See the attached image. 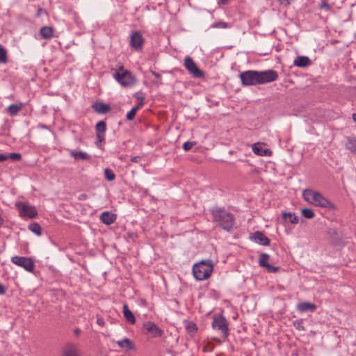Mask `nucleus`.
<instances>
[{
    "instance_id": "c03bdc74",
    "label": "nucleus",
    "mask_w": 356,
    "mask_h": 356,
    "mask_svg": "<svg viewBox=\"0 0 356 356\" xmlns=\"http://www.w3.org/2000/svg\"><path fill=\"white\" fill-rule=\"evenodd\" d=\"M152 74L156 79H161V76L155 71H151Z\"/></svg>"
},
{
    "instance_id": "5701e85b",
    "label": "nucleus",
    "mask_w": 356,
    "mask_h": 356,
    "mask_svg": "<svg viewBox=\"0 0 356 356\" xmlns=\"http://www.w3.org/2000/svg\"><path fill=\"white\" fill-rule=\"evenodd\" d=\"M41 36L46 40H49L53 38L54 29L51 26H43L40 30Z\"/></svg>"
},
{
    "instance_id": "a18cd8bd",
    "label": "nucleus",
    "mask_w": 356,
    "mask_h": 356,
    "mask_svg": "<svg viewBox=\"0 0 356 356\" xmlns=\"http://www.w3.org/2000/svg\"><path fill=\"white\" fill-rule=\"evenodd\" d=\"M144 104V102H139L138 104L134 107V108H136V111H138L140 108H141Z\"/></svg>"
},
{
    "instance_id": "39448f33",
    "label": "nucleus",
    "mask_w": 356,
    "mask_h": 356,
    "mask_svg": "<svg viewBox=\"0 0 356 356\" xmlns=\"http://www.w3.org/2000/svg\"><path fill=\"white\" fill-rule=\"evenodd\" d=\"M15 206L22 218H34L38 216L36 208L28 202H16Z\"/></svg>"
},
{
    "instance_id": "20e7f679",
    "label": "nucleus",
    "mask_w": 356,
    "mask_h": 356,
    "mask_svg": "<svg viewBox=\"0 0 356 356\" xmlns=\"http://www.w3.org/2000/svg\"><path fill=\"white\" fill-rule=\"evenodd\" d=\"M113 77L123 87H131L136 83L135 76L129 70H124L123 66L113 74Z\"/></svg>"
},
{
    "instance_id": "393cba45",
    "label": "nucleus",
    "mask_w": 356,
    "mask_h": 356,
    "mask_svg": "<svg viewBox=\"0 0 356 356\" xmlns=\"http://www.w3.org/2000/svg\"><path fill=\"white\" fill-rule=\"evenodd\" d=\"M23 106V103H19V104H10L7 108V111L12 116L16 115L22 110Z\"/></svg>"
},
{
    "instance_id": "f03ea898",
    "label": "nucleus",
    "mask_w": 356,
    "mask_h": 356,
    "mask_svg": "<svg viewBox=\"0 0 356 356\" xmlns=\"http://www.w3.org/2000/svg\"><path fill=\"white\" fill-rule=\"evenodd\" d=\"M302 197L305 201L316 207L331 210L336 209L335 205L331 201L325 197L321 193L312 189H305L302 192Z\"/></svg>"
},
{
    "instance_id": "c9c22d12",
    "label": "nucleus",
    "mask_w": 356,
    "mask_h": 356,
    "mask_svg": "<svg viewBox=\"0 0 356 356\" xmlns=\"http://www.w3.org/2000/svg\"><path fill=\"white\" fill-rule=\"evenodd\" d=\"M319 8L322 10L329 11L331 9V6L325 1H322L319 4Z\"/></svg>"
},
{
    "instance_id": "e433bc0d",
    "label": "nucleus",
    "mask_w": 356,
    "mask_h": 356,
    "mask_svg": "<svg viewBox=\"0 0 356 356\" xmlns=\"http://www.w3.org/2000/svg\"><path fill=\"white\" fill-rule=\"evenodd\" d=\"M7 156L8 159H10L13 161H19L22 158V155L19 153H10Z\"/></svg>"
},
{
    "instance_id": "4c0bfd02",
    "label": "nucleus",
    "mask_w": 356,
    "mask_h": 356,
    "mask_svg": "<svg viewBox=\"0 0 356 356\" xmlns=\"http://www.w3.org/2000/svg\"><path fill=\"white\" fill-rule=\"evenodd\" d=\"M136 108H132L129 112L127 113V116H126V119L127 120H132L135 115H136Z\"/></svg>"
},
{
    "instance_id": "bb28decb",
    "label": "nucleus",
    "mask_w": 356,
    "mask_h": 356,
    "mask_svg": "<svg viewBox=\"0 0 356 356\" xmlns=\"http://www.w3.org/2000/svg\"><path fill=\"white\" fill-rule=\"evenodd\" d=\"M282 216L284 219L289 218V222L292 224H297L298 222V217L293 213L284 212Z\"/></svg>"
},
{
    "instance_id": "1a4fd4ad",
    "label": "nucleus",
    "mask_w": 356,
    "mask_h": 356,
    "mask_svg": "<svg viewBox=\"0 0 356 356\" xmlns=\"http://www.w3.org/2000/svg\"><path fill=\"white\" fill-rule=\"evenodd\" d=\"M212 327L214 330L220 331L222 337L227 338L229 332L226 319L222 316H214L212 322Z\"/></svg>"
},
{
    "instance_id": "3c124183",
    "label": "nucleus",
    "mask_w": 356,
    "mask_h": 356,
    "mask_svg": "<svg viewBox=\"0 0 356 356\" xmlns=\"http://www.w3.org/2000/svg\"><path fill=\"white\" fill-rule=\"evenodd\" d=\"M222 3H226L227 0H219Z\"/></svg>"
},
{
    "instance_id": "f3484780",
    "label": "nucleus",
    "mask_w": 356,
    "mask_h": 356,
    "mask_svg": "<svg viewBox=\"0 0 356 356\" xmlns=\"http://www.w3.org/2000/svg\"><path fill=\"white\" fill-rule=\"evenodd\" d=\"M116 219V216L109 211H104L100 216L101 221L106 225H111Z\"/></svg>"
},
{
    "instance_id": "8fccbe9b",
    "label": "nucleus",
    "mask_w": 356,
    "mask_h": 356,
    "mask_svg": "<svg viewBox=\"0 0 356 356\" xmlns=\"http://www.w3.org/2000/svg\"><path fill=\"white\" fill-rule=\"evenodd\" d=\"M353 119L355 122H356V113L353 114Z\"/></svg>"
},
{
    "instance_id": "c756f323",
    "label": "nucleus",
    "mask_w": 356,
    "mask_h": 356,
    "mask_svg": "<svg viewBox=\"0 0 356 356\" xmlns=\"http://www.w3.org/2000/svg\"><path fill=\"white\" fill-rule=\"evenodd\" d=\"M104 177L106 180L111 181L115 179V175L112 170L109 168H106L104 170Z\"/></svg>"
},
{
    "instance_id": "6e6552de",
    "label": "nucleus",
    "mask_w": 356,
    "mask_h": 356,
    "mask_svg": "<svg viewBox=\"0 0 356 356\" xmlns=\"http://www.w3.org/2000/svg\"><path fill=\"white\" fill-rule=\"evenodd\" d=\"M143 331L145 334L150 335L153 338L161 337L164 332L152 321H145L143 324Z\"/></svg>"
},
{
    "instance_id": "79ce46f5",
    "label": "nucleus",
    "mask_w": 356,
    "mask_h": 356,
    "mask_svg": "<svg viewBox=\"0 0 356 356\" xmlns=\"http://www.w3.org/2000/svg\"><path fill=\"white\" fill-rule=\"evenodd\" d=\"M6 291V288L1 283H0V295L5 294Z\"/></svg>"
},
{
    "instance_id": "f704fd0d",
    "label": "nucleus",
    "mask_w": 356,
    "mask_h": 356,
    "mask_svg": "<svg viewBox=\"0 0 356 356\" xmlns=\"http://www.w3.org/2000/svg\"><path fill=\"white\" fill-rule=\"evenodd\" d=\"M293 325L297 330L300 331L305 330V327L303 325V321L302 319L294 321Z\"/></svg>"
},
{
    "instance_id": "cd10ccee",
    "label": "nucleus",
    "mask_w": 356,
    "mask_h": 356,
    "mask_svg": "<svg viewBox=\"0 0 356 356\" xmlns=\"http://www.w3.org/2000/svg\"><path fill=\"white\" fill-rule=\"evenodd\" d=\"M29 229L34 234L38 236H40L42 234V227L41 226L37 223L33 222L29 225Z\"/></svg>"
},
{
    "instance_id": "58836bf2",
    "label": "nucleus",
    "mask_w": 356,
    "mask_h": 356,
    "mask_svg": "<svg viewBox=\"0 0 356 356\" xmlns=\"http://www.w3.org/2000/svg\"><path fill=\"white\" fill-rule=\"evenodd\" d=\"M195 144V142L186 141L183 144V149L185 151H189Z\"/></svg>"
},
{
    "instance_id": "ea45409f",
    "label": "nucleus",
    "mask_w": 356,
    "mask_h": 356,
    "mask_svg": "<svg viewBox=\"0 0 356 356\" xmlns=\"http://www.w3.org/2000/svg\"><path fill=\"white\" fill-rule=\"evenodd\" d=\"M134 97L139 101V102H141V99H142V102H144V96L143 95V94L140 92H138L136 93H135L134 95Z\"/></svg>"
},
{
    "instance_id": "603ef678",
    "label": "nucleus",
    "mask_w": 356,
    "mask_h": 356,
    "mask_svg": "<svg viewBox=\"0 0 356 356\" xmlns=\"http://www.w3.org/2000/svg\"><path fill=\"white\" fill-rule=\"evenodd\" d=\"M3 224V219L0 216V226Z\"/></svg>"
},
{
    "instance_id": "de8ad7c7",
    "label": "nucleus",
    "mask_w": 356,
    "mask_h": 356,
    "mask_svg": "<svg viewBox=\"0 0 356 356\" xmlns=\"http://www.w3.org/2000/svg\"><path fill=\"white\" fill-rule=\"evenodd\" d=\"M74 332V334L77 336L79 335L81 333V330L79 328H76Z\"/></svg>"
},
{
    "instance_id": "2eb2a0df",
    "label": "nucleus",
    "mask_w": 356,
    "mask_h": 356,
    "mask_svg": "<svg viewBox=\"0 0 356 356\" xmlns=\"http://www.w3.org/2000/svg\"><path fill=\"white\" fill-rule=\"evenodd\" d=\"M269 255L266 253H262L260 255L259 264L261 266L265 267L269 272L275 273L278 271L279 268L273 266L268 263Z\"/></svg>"
},
{
    "instance_id": "a211bd4d",
    "label": "nucleus",
    "mask_w": 356,
    "mask_h": 356,
    "mask_svg": "<svg viewBox=\"0 0 356 356\" xmlns=\"http://www.w3.org/2000/svg\"><path fill=\"white\" fill-rule=\"evenodd\" d=\"M311 64V60L307 56H298L293 61V65L300 67H305Z\"/></svg>"
},
{
    "instance_id": "2f4dec72",
    "label": "nucleus",
    "mask_w": 356,
    "mask_h": 356,
    "mask_svg": "<svg viewBox=\"0 0 356 356\" xmlns=\"http://www.w3.org/2000/svg\"><path fill=\"white\" fill-rule=\"evenodd\" d=\"M7 61V52L6 49L0 45V63H6Z\"/></svg>"
},
{
    "instance_id": "6ab92c4d",
    "label": "nucleus",
    "mask_w": 356,
    "mask_h": 356,
    "mask_svg": "<svg viewBox=\"0 0 356 356\" xmlns=\"http://www.w3.org/2000/svg\"><path fill=\"white\" fill-rule=\"evenodd\" d=\"M297 309L300 312H314L316 309V306L309 302H302L297 305Z\"/></svg>"
},
{
    "instance_id": "49530a36",
    "label": "nucleus",
    "mask_w": 356,
    "mask_h": 356,
    "mask_svg": "<svg viewBox=\"0 0 356 356\" xmlns=\"http://www.w3.org/2000/svg\"><path fill=\"white\" fill-rule=\"evenodd\" d=\"M139 160V157L138 156H134L131 159V161L134 162V163H136L138 162Z\"/></svg>"
},
{
    "instance_id": "dca6fc26",
    "label": "nucleus",
    "mask_w": 356,
    "mask_h": 356,
    "mask_svg": "<svg viewBox=\"0 0 356 356\" xmlns=\"http://www.w3.org/2000/svg\"><path fill=\"white\" fill-rule=\"evenodd\" d=\"M63 356H80V353L76 345L68 343L63 347Z\"/></svg>"
},
{
    "instance_id": "4be33fe9",
    "label": "nucleus",
    "mask_w": 356,
    "mask_h": 356,
    "mask_svg": "<svg viewBox=\"0 0 356 356\" xmlns=\"http://www.w3.org/2000/svg\"><path fill=\"white\" fill-rule=\"evenodd\" d=\"M123 314L126 320L131 324H135L136 318L132 312L129 309L127 305H123Z\"/></svg>"
},
{
    "instance_id": "4468645a",
    "label": "nucleus",
    "mask_w": 356,
    "mask_h": 356,
    "mask_svg": "<svg viewBox=\"0 0 356 356\" xmlns=\"http://www.w3.org/2000/svg\"><path fill=\"white\" fill-rule=\"evenodd\" d=\"M97 142L102 143L105 140L106 124L104 121H99L95 126Z\"/></svg>"
},
{
    "instance_id": "9d476101",
    "label": "nucleus",
    "mask_w": 356,
    "mask_h": 356,
    "mask_svg": "<svg viewBox=\"0 0 356 356\" xmlns=\"http://www.w3.org/2000/svg\"><path fill=\"white\" fill-rule=\"evenodd\" d=\"M258 75L259 85L273 82L278 78L277 72L273 70L258 71Z\"/></svg>"
},
{
    "instance_id": "9b49d317",
    "label": "nucleus",
    "mask_w": 356,
    "mask_h": 356,
    "mask_svg": "<svg viewBox=\"0 0 356 356\" xmlns=\"http://www.w3.org/2000/svg\"><path fill=\"white\" fill-rule=\"evenodd\" d=\"M145 38L140 31H133L130 35L129 45L136 51L143 49Z\"/></svg>"
},
{
    "instance_id": "7c9ffc66",
    "label": "nucleus",
    "mask_w": 356,
    "mask_h": 356,
    "mask_svg": "<svg viewBox=\"0 0 356 356\" xmlns=\"http://www.w3.org/2000/svg\"><path fill=\"white\" fill-rule=\"evenodd\" d=\"M302 214L305 218L307 219H311L314 216V211L312 209L307 208H305L302 210Z\"/></svg>"
},
{
    "instance_id": "a878e982",
    "label": "nucleus",
    "mask_w": 356,
    "mask_h": 356,
    "mask_svg": "<svg viewBox=\"0 0 356 356\" xmlns=\"http://www.w3.org/2000/svg\"><path fill=\"white\" fill-rule=\"evenodd\" d=\"M253 152L259 156H266L269 152L268 149H264L259 144H254L252 146Z\"/></svg>"
},
{
    "instance_id": "412c9836",
    "label": "nucleus",
    "mask_w": 356,
    "mask_h": 356,
    "mask_svg": "<svg viewBox=\"0 0 356 356\" xmlns=\"http://www.w3.org/2000/svg\"><path fill=\"white\" fill-rule=\"evenodd\" d=\"M93 110L100 114L106 113L111 110V107L108 104L97 102L92 105Z\"/></svg>"
},
{
    "instance_id": "7ed1b4c3",
    "label": "nucleus",
    "mask_w": 356,
    "mask_h": 356,
    "mask_svg": "<svg viewBox=\"0 0 356 356\" xmlns=\"http://www.w3.org/2000/svg\"><path fill=\"white\" fill-rule=\"evenodd\" d=\"M213 270L211 260H203L193 267V273L195 278L202 281L208 279Z\"/></svg>"
},
{
    "instance_id": "c85d7f7f",
    "label": "nucleus",
    "mask_w": 356,
    "mask_h": 356,
    "mask_svg": "<svg viewBox=\"0 0 356 356\" xmlns=\"http://www.w3.org/2000/svg\"><path fill=\"white\" fill-rule=\"evenodd\" d=\"M346 148L356 155V138L348 139L346 143Z\"/></svg>"
},
{
    "instance_id": "423d86ee",
    "label": "nucleus",
    "mask_w": 356,
    "mask_h": 356,
    "mask_svg": "<svg viewBox=\"0 0 356 356\" xmlns=\"http://www.w3.org/2000/svg\"><path fill=\"white\" fill-rule=\"evenodd\" d=\"M242 84L245 86L259 85L258 71L248 70L240 74Z\"/></svg>"
},
{
    "instance_id": "37998d69",
    "label": "nucleus",
    "mask_w": 356,
    "mask_h": 356,
    "mask_svg": "<svg viewBox=\"0 0 356 356\" xmlns=\"http://www.w3.org/2000/svg\"><path fill=\"white\" fill-rule=\"evenodd\" d=\"M8 160V156L5 154H0V163Z\"/></svg>"
},
{
    "instance_id": "09e8293b",
    "label": "nucleus",
    "mask_w": 356,
    "mask_h": 356,
    "mask_svg": "<svg viewBox=\"0 0 356 356\" xmlns=\"http://www.w3.org/2000/svg\"><path fill=\"white\" fill-rule=\"evenodd\" d=\"M141 304H142L143 305H146V304H147V301H146L145 300H141Z\"/></svg>"
},
{
    "instance_id": "72a5a7b5",
    "label": "nucleus",
    "mask_w": 356,
    "mask_h": 356,
    "mask_svg": "<svg viewBox=\"0 0 356 356\" xmlns=\"http://www.w3.org/2000/svg\"><path fill=\"white\" fill-rule=\"evenodd\" d=\"M211 28H216V29H227L229 27V25L226 22H220L213 24L211 26Z\"/></svg>"
},
{
    "instance_id": "0eeeda50",
    "label": "nucleus",
    "mask_w": 356,
    "mask_h": 356,
    "mask_svg": "<svg viewBox=\"0 0 356 356\" xmlns=\"http://www.w3.org/2000/svg\"><path fill=\"white\" fill-rule=\"evenodd\" d=\"M11 261L14 264L23 268L27 272L32 273L34 270V261L30 257L14 256L11 257Z\"/></svg>"
},
{
    "instance_id": "a19ab883",
    "label": "nucleus",
    "mask_w": 356,
    "mask_h": 356,
    "mask_svg": "<svg viewBox=\"0 0 356 356\" xmlns=\"http://www.w3.org/2000/svg\"><path fill=\"white\" fill-rule=\"evenodd\" d=\"M281 5L289 6L292 0H277Z\"/></svg>"
},
{
    "instance_id": "b1692460",
    "label": "nucleus",
    "mask_w": 356,
    "mask_h": 356,
    "mask_svg": "<svg viewBox=\"0 0 356 356\" xmlns=\"http://www.w3.org/2000/svg\"><path fill=\"white\" fill-rule=\"evenodd\" d=\"M70 155L76 160H87L90 157L86 152L82 151L76 152L74 150H70Z\"/></svg>"
},
{
    "instance_id": "f8f14e48",
    "label": "nucleus",
    "mask_w": 356,
    "mask_h": 356,
    "mask_svg": "<svg viewBox=\"0 0 356 356\" xmlns=\"http://www.w3.org/2000/svg\"><path fill=\"white\" fill-rule=\"evenodd\" d=\"M184 67L185 68L194 76L197 78H200L203 76V72L200 70L196 65V63L193 61V60L189 57L186 56L184 59Z\"/></svg>"
},
{
    "instance_id": "ddd939ff",
    "label": "nucleus",
    "mask_w": 356,
    "mask_h": 356,
    "mask_svg": "<svg viewBox=\"0 0 356 356\" xmlns=\"http://www.w3.org/2000/svg\"><path fill=\"white\" fill-rule=\"evenodd\" d=\"M251 240L261 245H268L270 239L262 232H255L250 237Z\"/></svg>"
},
{
    "instance_id": "473e14b6",
    "label": "nucleus",
    "mask_w": 356,
    "mask_h": 356,
    "mask_svg": "<svg viewBox=\"0 0 356 356\" xmlns=\"http://www.w3.org/2000/svg\"><path fill=\"white\" fill-rule=\"evenodd\" d=\"M197 327L196 324L193 322L188 323L186 325V330L191 334H193L197 331Z\"/></svg>"
},
{
    "instance_id": "f257e3e1",
    "label": "nucleus",
    "mask_w": 356,
    "mask_h": 356,
    "mask_svg": "<svg viewBox=\"0 0 356 356\" xmlns=\"http://www.w3.org/2000/svg\"><path fill=\"white\" fill-rule=\"evenodd\" d=\"M211 213L213 221L222 229L229 232L232 229L234 224L233 215L224 208L213 207Z\"/></svg>"
},
{
    "instance_id": "aec40b11",
    "label": "nucleus",
    "mask_w": 356,
    "mask_h": 356,
    "mask_svg": "<svg viewBox=\"0 0 356 356\" xmlns=\"http://www.w3.org/2000/svg\"><path fill=\"white\" fill-rule=\"evenodd\" d=\"M117 344L118 345L119 347L126 350H133L135 349L134 342L127 338H124L122 340L118 341Z\"/></svg>"
}]
</instances>
